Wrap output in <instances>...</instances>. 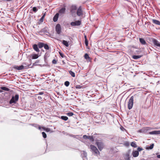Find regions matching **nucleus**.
<instances>
[{"instance_id":"obj_11","label":"nucleus","mask_w":160,"mask_h":160,"mask_svg":"<svg viewBox=\"0 0 160 160\" xmlns=\"http://www.w3.org/2000/svg\"><path fill=\"white\" fill-rule=\"evenodd\" d=\"M33 49L37 52H40V50L38 48V47L37 44H34L33 45Z\"/></svg>"},{"instance_id":"obj_1","label":"nucleus","mask_w":160,"mask_h":160,"mask_svg":"<svg viewBox=\"0 0 160 160\" xmlns=\"http://www.w3.org/2000/svg\"><path fill=\"white\" fill-rule=\"evenodd\" d=\"M137 97L136 95H134L131 96L129 99L128 103V108L129 110L132 108L133 104L134 99H135Z\"/></svg>"},{"instance_id":"obj_52","label":"nucleus","mask_w":160,"mask_h":160,"mask_svg":"<svg viewBox=\"0 0 160 160\" xmlns=\"http://www.w3.org/2000/svg\"><path fill=\"white\" fill-rule=\"evenodd\" d=\"M39 129H41V127L40 126H39L38 128Z\"/></svg>"},{"instance_id":"obj_39","label":"nucleus","mask_w":160,"mask_h":160,"mask_svg":"<svg viewBox=\"0 0 160 160\" xmlns=\"http://www.w3.org/2000/svg\"><path fill=\"white\" fill-rule=\"evenodd\" d=\"M85 43L86 46H88V42L87 39H86L85 41Z\"/></svg>"},{"instance_id":"obj_45","label":"nucleus","mask_w":160,"mask_h":160,"mask_svg":"<svg viewBox=\"0 0 160 160\" xmlns=\"http://www.w3.org/2000/svg\"><path fill=\"white\" fill-rule=\"evenodd\" d=\"M43 92H40L38 93V94L40 95H42L43 94Z\"/></svg>"},{"instance_id":"obj_48","label":"nucleus","mask_w":160,"mask_h":160,"mask_svg":"<svg viewBox=\"0 0 160 160\" xmlns=\"http://www.w3.org/2000/svg\"><path fill=\"white\" fill-rule=\"evenodd\" d=\"M31 65V64H28L27 65V67L26 68H28V67H29Z\"/></svg>"},{"instance_id":"obj_18","label":"nucleus","mask_w":160,"mask_h":160,"mask_svg":"<svg viewBox=\"0 0 160 160\" xmlns=\"http://www.w3.org/2000/svg\"><path fill=\"white\" fill-rule=\"evenodd\" d=\"M32 56V59H36L38 58L39 56L38 54H33L32 55H31Z\"/></svg>"},{"instance_id":"obj_29","label":"nucleus","mask_w":160,"mask_h":160,"mask_svg":"<svg viewBox=\"0 0 160 160\" xmlns=\"http://www.w3.org/2000/svg\"><path fill=\"white\" fill-rule=\"evenodd\" d=\"M84 58L86 59H90V58L87 53H85L84 55Z\"/></svg>"},{"instance_id":"obj_40","label":"nucleus","mask_w":160,"mask_h":160,"mask_svg":"<svg viewBox=\"0 0 160 160\" xmlns=\"http://www.w3.org/2000/svg\"><path fill=\"white\" fill-rule=\"evenodd\" d=\"M44 19V18H43V17H42L39 20V21L41 23L43 22Z\"/></svg>"},{"instance_id":"obj_31","label":"nucleus","mask_w":160,"mask_h":160,"mask_svg":"<svg viewBox=\"0 0 160 160\" xmlns=\"http://www.w3.org/2000/svg\"><path fill=\"white\" fill-rule=\"evenodd\" d=\"M43 47H44V48L46 50H49V46L47 44H44Z\"/></svg>"},{"instance_id":"obj_20","label":"nucleus","mask_w":160,"mask_h":160,"mask_svg":"<svg viewBox=\"0 0 160 160\" xmlns=\"http://www.w3.org/2000/svg\"><path fill=\"white\" fill-rule=\"evenodd\" d=\"M44 43L42 42H38V44H37L38 46V48H41L44 46Z\"/></svg>"},{"instance_id":"obj_47","label":"nucleus","mask_w":160,"mask_h":160,"mask_svg":"<svg viewBox=\"0 0 160 160\" xmlns=\"http://www.w3.org/2000/svg\"><path fill=\"white\" fill-rule=\"evenodd\" d=\"M46 15V12H45L43 15L42 16V17H43V18H44V17H45Z\"/></svg>"},{"instance_id":"obj_42","label":"nucleus","mask_w":160,"mask_h":160,"mask_svg":"<svg viewBox=\"0 0 160 160\" xmlns=\"http://www.w3.org/2000/svg\"><path fill=\"white\" fill-rule=\"evenodd\" d=\"M59 54L60 55L62 58H63L64 57V54L63 53L61 52H59Z\"/></svg>"},{"instance_id":"obj_33","label":"nucleus","mask_w":160,"mask_h":160,"mask_svg":"<svg viewBox=\"0 0 160 160\" xmlns=\"http://www.w3.org/2000/svg\"><path fill=\"white\" fill-rule=\"evenodd\" d=\"M67 115L68 116H72L73 115V113L72 112H69L67 113Z\"/></svg>"},{"instance_id":"obj_55","label":"nucleus","mask_w":160,"mask_h":160,"mask_svg":"<svg viewBox=\"0 0 160 160\" xmlns=\"http://www.w3.org/2000/svg\"><path fill=\"white\" fill-rule=\"evenodd\" d=\"M2 92V90H0V92Z\"/></svg>"},{"instance_id":"obj_10","label":"nucleus","mask_w":160,"mask_h":160,"mask_svg":"<svg viewBox=\"0 0 160 160\" xmlns=\"http://www.w3.org/2000/svg\"><path fill=\"white\" fill-rule=\"evenodd\" d=\"M13 68L19 70H21L24 68V66L22 65L20 66H15L13 67Z\"/></svg>"},{"instance_id":"obj_50","label":"nucleus","mask_w":160,"mask_h":160,"mask_svg":"<svg viewBox=\"0 0 160 160\" xmlns=\"http://www.w3.org/2000/svg\"><path fill=\"white\" fill-rule=\"evenodd\" d=\"M36 65L35 64V62L34 63H33V64H32V66H35V65Z\"/></svg>"},{"instance_id":"obj_53","label":"nucleus","mask_w":160,"mask_h":160,"mask_svg":"<svg viewBox=\"0 0 160 160\" xmlns=\"http://www.w3.org/2000/svg\"><path fill=\"white\" fill-rule=\"evenodd\" d=\"M12 0H6L7 1H12Z\"/></svg>"},{"instance_id":"obj_8","label":"nucleus","mask_w":160,"mask_h":160,"mask_svg":"<svg viewBox=\"0 0 160 160\" xmlns=\"http://www.w3.org/2000/svg\"><path fill=\"white\" fill-rule=\"evenodd\" d=\"M81 24V21L80 20L76 21L75 22H72L70 24L72 26H75L80 25Z\"/></svg>"},{"instance_id":"obj_28","label":"nucleus","mask_w":160,"mask_h":160,"mask_svg":"<svg viewBox=\"0 0 160 160\" xmlns=\"http://www.w3.org/2000/svg\"><path fill=\"white\" fill-rule=\"evenodd\" d=\"M88 139H89L90 141L92 142H93L94 140V139L93 137V136H88Z\"/></svg>"},{"instance_id":"obj_12","label":"nucleus","mask_w":160,"mask_h":160,"mask_svg":"<svg viewBox=\"0 0 160 160\" xmlns=\"http://www.w3.org/2000/svg\"><path fill=\"white\" fill-rule=\"evenodd\" d=\"M150 134H160V131H154L149 132Z\"/></svg>"},{"instance_id":"obj_41","label":"nucleus","mask_w":160,"mask_h":160,"mask_svg":"<svg viewBox=\"0 0 160 160\" xmlns=\"http://www.w3.org/2000/svg\"><path fill=\"white\" fill-rule=\"evenodd\" d=\"M138 151L139 152V151H141L143 150V149L142 148L138 147L137 148Z\"/></svg>"},{"instance_id":"obj_49","label":"nucleus","mask_w":160,"mask_h":160,"mask_svg":"<svg viewBox=\"0 0 160 160\" xmlns=\"http://www.w3.org/2000/svg\"><path fill=\"white\" fill-rule=\"evenodd\" d=\"M157 157L158 158H160V155H158L157 156Z\"/></svg>"},{"instance_id":"obj_37","label":"nucleus","mask_w":160,"mask_h":160,"mask_svg":"<svg viewBox=\"0 0 160 160\" xmlns=\"http://www.w3.org/2000/svg\"><path fill=\"white\" fill-rule=\"evenodd\" d=\"M43 129L44 130H45L47 132H49L50 131V129L49 128H43Z\"/></svg>"},{"instance_id":"obj_36","label":"nucleus","mask_w":160,"mask_h":160,"mask_svg":"<svg viewBox=\"0 0 160 160\" xmlns=\"http://www.w3.org/2000/svg\"><path fill=\"white\" fill-rule=\"evenodd\" d=\"M82 88V86L81 85H77L75 86V88H76L81 89Z\"/></svg>"},{"instance_id":"obj_27","label":"nucleus","mask_w":160,"mask_h":160,"mask_svg":"<svg viewBox=\"0 0 160 160\" xmlns=\"http://www.w3.org/2000/svg\"><path fill=\"white\" fill-rule=\"evenodd\" d=\"M125 159V160H130V156L129 154L127 153L126 154Z\"/></svg>"},{"instance_id":"obj_7","label":"nucleus","mask_w":160,"mask_h":160,"mask_svg":"<svg viewBox=\"0 0 160 160\" xmlns=\"http://www.w3.org/2000/svg\"><path fill=\"white\" fill-rule=\"evenodd\" d=\"M55 30L57 33L58 34H60L61 32V26L60 24H58L56 26Z\"/></svg>"},{"instance_id":"obj_6","label":"nucleus","mask_w":160,"mask_h":160,"mask_svg":"<svg viewBox=\"0 0 160 160\" xmlns=\"http://www.w3.org/2000/svg\"><path fill=\"white\" fill-rule=\"evenodd\" d=\"M90 147L92 151L95 154H100V152L99 151L97 148L94 146L91 145L90 146Z\"/></svg>"},{"instance_id":"obj_51","label":"nucleus","mask_w":160,"mask_h":160,"mask_svg":"<svg viewBox=\"0 0 160 160\" xmlns=\"http://www.w3.org/2000/svg\"><path fill=\"white\" fill-rule=\"evenodd\" d=\"M84 38H85V40H86V39H87V37L86 36H84Z\"/></svg>"},{"instance_id":"obj_5","label":"nucleus","mask_w":160,"mask_h":160,"mask_svg":"<svg viewBox=\"0 0 160 160\" xmlns=\"http://www.w3.org/2000/svg\"><path fill=\"white\" fill-rule=\"evenodd\" d=\"M98 149L100 151H101L104 147L103 143L101 141H97L96 142Z\"/></svg>"},{"instance_id":"obj_4","label":"nucleus","mask_w":160,"mask_h":160,"mask_svg":"<svg viewBox=\"0 0 160 160\" xmlns=\"http://www.w3.org/2000/svg\"><path fill=\"white\" fill-rule=\"evenodd\" d=\"M150 41L153 43L154 46L160 47V42L156 39L151 38Z\"/></svg>"},{"instance_id":"obj_35","label":"nucleus","mask_w":160,"mask_h":160,"mask_svg":"<svg viewBox=\"0 0 160 160\" xmlns=\"http://www.w3.org/2000/svg\"><path fill=\"white\" fill-rule=\"evenodd\" d=\"M38 10V9H37L36 7H34L32 8V11L33 12H36Z\"/></svg>"},{"instance_id":"obj_26","label":"nucleus","mask_w":160,"mask_h":160,"mask_svg":"<svg viewBox=\"0 0 160 160\" xmlns=\"http://www.w3.org/2000/svg\"><path fill=\"white\" fill-rule=\"evenodd\" d=\"M69 73L72 77H74L75 76V73L72 72V71H69Z\"/></svg>"},{"instance_id":"obj_34","label":"nucleus","mask_w":160,"mask_h":160,"mask_svg":"<svg viewBox=\"0 0 160 160\" xmlns=\"http://www.w3.org/2000/svg\"><path fill=\"white\" fill-rule=\"evenodd\" d=\"M42 134L43 138H47V135L46 133L44 132H42Z\"/></svg>"},{"instance_id":"obj_46","label":"nucleus","mask_w":160,"mask_h":160,"mask_svg":"<svg viewBox=\"0 0 160 160\" xmlns=\"http://www.w3.org/2000/svg\"><path fill=\"white\" fill-rule=\"evenodd\" d=\"M47 58V57L46 55H45L44 57V60H45V61L46 60Z\"/></svg>"},{"instance_id":"obj_30","label":"nucleus","mask_w":160,"mask_h":160,"mask_svg":"<svg viewBox=\"0 0 160 160\" xmlns=\"http://www.w3.org/2000/svg\"><path fill=\"white\" fill-rule=\"evenodd\" d=\"M131 145L134 148H136L137 147V145L135 142H132L131 143Z\"/></svg>"},{"instance_id":"obj_14","label":"nucleus","mask_w":160,"mask_h":160,"mask_svg":"<svg viewBox=\"0 0 160 160\" xmlns=\"http://www.w3.org/2000/svg\"><path fill=\"white\" fill-rule=\"evenodd\" d=\"M139 40L141 43L142 45H146L147 43L145 40L143 38H140Z\"/></svg>"},{"instance_id":"obj_15","label":"nucleus","mask_w":160,"mask_h":160,"mask_svg":"<svg viewBox=\"0 0 160 160\" xmlns=\"http://www.w3.org/2000/svg\"><path fill=\"white\" fill-rule=\"evenodd\" d=\"M152 22L156 25H160V22L158 20L153 19H152Z\"/></svg>"},{"instance_id":"obj_54","label":"nucleus","mask_w":160,"mask_h":160,"mask_svg":"<svg viewBox=\"0 0 160 160\" xmlns=\"http://www.w3.org/2000/svg\"><path fill=\"white\" fill-rule=\"evenodd\" d=\"M38 61H37H37H36V62H35V63H38Z\"/></svg>"},{"instance_id":"obj_32","label":"nucleus","mask_w":160,"mask_h":160,"mask_svg":"<svg viewBox=\"0 0 160 160\" xmlns=\"http://www.w3.org/2000/svg\"><path fill=\"white\" fill-rule=\"evenodd\" d=\"M69 82L68 81H66L65 82H64V85L66 87L68 86L69 85Z\"/></svg>"},{"instance_id":"obj_17","label":"nucleus","mask_w":160,"mask_h":160,"mask_svg":"<svg viewBox=\"0 0 160 160\" xmlns=\"http://www.w3.org/2000/svg\"><path fill=\"white\" fill-rule=\"evenodd\" d=\"M40 32H48V28L47 27H45L42 29H41Z\"/></svg>"},{"instance_id":"obj_19","label":"nucleus","mask_w":160,"mask_h":160,"mask_svg":"<svg viewBox=\"0 0 160 160\" xmlns=\"http://www.w3.org/2000/svg\"><path fill=\"white\" fill-rule=\"evenodd\" d=\"M66 10L65 8H61L59 11V12L60 14H63L65 13Z\"/></svg>"},{"instance_id":"obj_3","label":"nucleus","mask_w":160,"mask_h":160,"mask_svg":"<svg viewBox=\"0 0 160 160\" xmlns=\"http://www.w3.org/2000/svg\"><path fill=\"white\" fill-rule=\"evenodd\" d=\"M19 95L18 94H16L14 96H13L12 97L11 99L9 102L10 104L12 103H16L17 101L18 100Z\"/></svg>"},{"instance_id":"obj_21","label":"nucleus","mask_w":160,"mask_h":160,"mask_svg":"<svg viewBox=\"0 0 160 160\" xmlns=\"http://www.w3.org/2000/svg\"><path fill=\"white\" fill-rule=\"evenodd\" d=\"M154 144H152L150 146H147L146 147V149H152L153 148Z\"/></svg>"},{"instance_id":"obj_13","label":"nucleus","mask_w":160,"mask_h":160,"mask_svg":"<svg viewBox=\"0 0 160 160\" xmlns=\"http://www.w3.org/2000/svg\"><path fill=\"white\" fill-rule=\"evenodd\" d=\"M132 155L133 157H136L138 156L139 152L137 151H133L132 152Z\"/></svg>"},{"instance_id":"obj_25","label":"nucleus","mask_w":160,"mask_h":160,"mask_svg":"<svg viewBox=\"0 0 160 160\" xmlns=\"http://www.w3.org/2000/svg\"><path fill=\"white\" fill-rule=\"evenodd\" d=\"M60 118L62 120L65 121H67L68 119V117L65 116H62Z\"/></svg>"},{"instance_id":"obj_24","label":"nucleus","mask_w":160,"mask_h":160,"mask_svg":"<svg viewBox=\"0 0 160 160\" xmlns=\"http://www.w3.org/2000/svg\"><path fill=\"white\" fill-rule=\"evenodd\" d=\"M62 43L66 47H68L69 46L68 42L66 41L65 40H63L62 41Z\"/></svg>"},{"instance_id":"obj_22","label":"nucleus","mask_w":160,"mask_h":160,"mask_svg":"<svg viewBox=\"0 0 160 160\" xmlns=\"http://www.w3.org/2000/svg\"><path fill=\"white\" fill-rule=\"evenodd\" d=\"M142 56V55H133L132 56V58L134 59H137L138 58H141Z\"/></svg>"},{"instance_id":"obj_16","label":"nucleus","mask_w":160,"mask_h":160,"mask_svg":"<svg viewBox=\"0 0 160 160\" xmlns=\"http://www.w3.org/2000/svg\"><path fill=\"white\" fill-rule=\"evenodd\" d=\"M59 14L58 13H56L54 16L53 18V21L54 22H56L58 20V17Z\"/></svg>"},{"instance_id":"obj_43","label":"nucleus","mask_w":160,"mask_h":160,"mask_svg":"<svg viewBox=\"0 0 160 160\" xmlns=\"http://www.w3.org/2000/svg\"><path fill=\"white\" fill-rule=\"evenodd\" d=\"M57 62L55 59H53L52 61V63L54 64H56L57 63Z\"/></svg>"},{"instance_id":"obj_9","label":"nucleus","mask_w":160,"mask_h":160,"mask_svg":"<svg viewBox=\"0 0 160 160\" xmlns=\"http://www.w3.org/2000/svg\"><path fill=\"white\" fill-rule=\"evenodd\" d=\"M77 14L78 16H80L83 14V12L81 6L77 9Z\"/></svg>"},{"instance_id":"obj_38","label":"nucleus","mask_w":160,"mask_h":160,"mask_svg":"<svg viewBox=\"0 0 160 160\" xmlns=\"http://www.w3.org/2000/svg\"><path fill=\"white\" fill-rule=\"evenodd\" d=\"M88 136L86 135H84L83 136V138L84 139H88Z\"/></svg>"},{"instance_id":"obj_2","label":"nucleus","mask_w":160,"mask_h":160,"mask_svg":"<svg viewBox=\"0 0 160 160\" xmlns=\"http://www.w3.org/2000/svg\"><path fill=\"white\" fill-rule=\"evenodd\" d=\"M77 9V6L75 5H72L70 7V12L72 16H74L76 15V11Z\"/></svg>"},{"instance_id":"obj_23","label":"nucleus","mask_w":160,"mask_h":160,"mask_svg":"<svg viewBox=\"0 0 160 160\" xmlns=\"http://www.w3.org/2000/svg\"><path fill=\"white\" fill-rule=\"evenodd\" d=\"M1 89L3 90L9 91L10 90L9 89L5 87H2L1 88Z\"/></svg>"},{"instance_id":"obj_44","label":"nucleus","mask_w":160,"mask_h":160,"mask_svg":"<svg viewBox=\"0 0 160 160\" xmlns=\"http://www.w3.org/2000/svg\"><path fill=\"white\" fill-rule=\"evenodd\" d=\"M83 154L85 157H86L87 156V153L85 152L84 151H83Z\"/></svg>"}]
</instances>
